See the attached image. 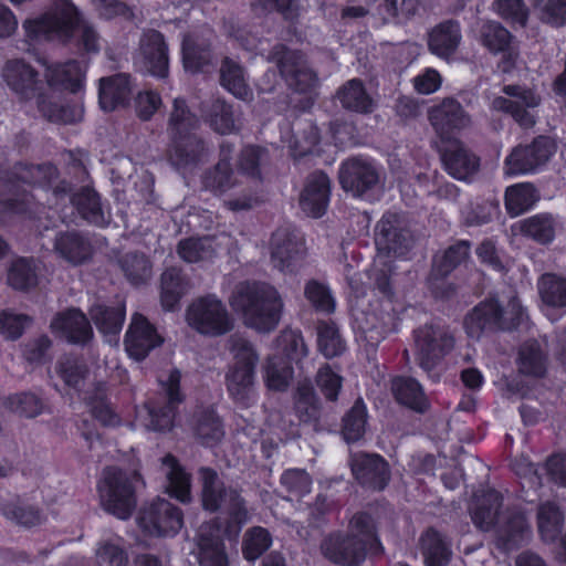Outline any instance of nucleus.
<instances>
[{
  "instance_id": "nucleus-1",
  "label": "nucleus",
  "mask_w": 566,
  "mask_h": 566,
  "mask_svg": "<svg viewBox=\"0 0 566 566\" xmlns=\"http://www.w3.org/2000/svg\"><path fill=\"white\" fill-rule=\"evenodd\" d=\"M200 475L203 509L214 512L222 507L230 521L223 530L211 524L201 525L196 538L190 543L189 551L199 566H229V557L221 537H237L242 525L248 522V512L234 491L223 490L214 471L201 469Z\"/></svg>"
},
{
  "instance_id": "nucleus-2",
  "label": "nucleus",
  "mask_w": 566,
  "mask_h": 566,
  "mask_svg": "<svg viewBox=\"0 0 566 566\" xmlns=\"http://www.w3.org/2000/svg\"><path fill=\"white\" fill-rule=\"evenodd\" d=\"M23 29L28 39L70 40L77 31L86 51L99 49V38L91 24L81 20L76 8L70 0H56L53 8L40 18L27 20Z\"/></svg>"
},
{
  "instance_id": "nucleus-3",
  "label": "nucleus",
  "mask_w": 566,
  "mask_h": 566,
  "mask_svg": "<svg viewBox=\"0 0 566 566\" xmlns=\"http://www.w3.org/2000/svg\"><path fill=\"white\" fill-rule=\"evenodd\" d=\"M230 303L242 314L244 323L258 332L273 331L281 319L284 303L279 291L264 283H241Z\"/></svg>"
},
{
  "instance_id": "nucleus-4",
  "label": "nucleus",
  "mask_w": 566,
  "mask_h": 566,
  "mask_svg": "<svg viewBox=\"0 0 566 566\" xmlns=\"http://www.w3.org/2000/svg\"><path fill=\"white\" fill-rule=\"evenodd\" d=\"M501 495L494 490L476 496L471 506L473 523L483 531L497 526L496 547L504 552L515 548L530 536V525L523 514L503 516L499 513Z\"/></svg>"
},
{
  "instance_id": "nucleus-5",
  "label": "nucleus",
  "mask_w": 566,
  "mask_h": 566,
  "mask_svg": "<svg viewBox=\"0 0 566 566\" xmlns=\"http://www.w3.org/2000/svg\"><path fill=\"white\" fill-rule=\"evenodd\" d=\"M380 543L375 535L371 518L364 513L356 514L349 523L347 536L332 533L324 538L321 551L336 564L353 565L364 559L366 551H377Z\"/></svg>"
},
{
  "instance_id": "nucleus-6",
  "label": "nucleus",
  "mask_w": 566,
  "mask_h": 566,
  "mask_svg": "<svg viewBox=\"0 0 566 566\" xmlns=\"http://www.w3.org/2000/svg\"><path fill=\"white\" fill-rule=\"evenodd\" d=\"M232 146L223 144L220 149V160L203 178L206 188L218 193H227L224 206L231 211H244L254 208L260 202L256 185L234 176L230 165Z\"/></svg>"
},
{
  "instance_id": "nucleus-7",
  "label": "nucleus",
  "mask_w": 566,
  "mask_h": 566,
  "mask_svg": "<svg viewBox=\"0 0 566 566\" xmlns=\"http://www.w3.org/2000/svg\"><path fill=\"white\" fill-rule=\"evenodd\" d=\"M411 235L396 214H385L377 223L375 242L378 250L370 276L377 287L387 293L389 289L390 268L386 258L394 253L402 255L411 245Z\"/></svg>"
},
{
  "instance_id": "nucleus-8",
  "label": "nucleus",
  "mask_w": 566,
  "mask_h": 566,
  "mask_svg": "<svg viewBox=\"0 0 566 566\" xmlns=\"http://www.w3.org/2000/svg\"><path fill=\"white\" fill-rule=\"evenodd\" d=\"M232 361L226 382L229 394L238 401H247L255 395V368L259 355L252 344L242 337L231 338Z\"/></svg>"
},
{
  "instance_id": "nucleus-9",
  "label": "nucleus",
  "mask_w": 566,
  "mask_h": 566,
  "mask_svg": "<svg viewBox=\"0 0 566 566\" xmlns=\"http://www.w3.org/2000/svg\"><path fill=\"white\" fill-rule=\"evenodd\" d=\"M140 484L139 475H129L117 469H107L98 484V494L103 507L118 518H127L135 507V490Z\"/></svg>"
},
{
  "instance_id": "nucleus-10",
  "label": "nucleus",
  "mask_w": 566,
  "mask_h": 566,
  "mask_svg": "<svg viewBox=\"0 0 566 566\" xmlns=\"http://www.w3.org/2000/svg\"><path fill=\"white\" fill-rule=\"evenodd\" d=\"M186 322L197 333L218 337L233 328V318L226 304L216 295L193 300L186 310Z\"/></svg>"
},
{
  "instance_id": "nucleus-11",
  "label": "nucleus",
  "mask_w": 566,
  "mask_h": 566,
  "mask_svg": "<svg viewBox=\"0 0 566 566\" xmlns=\"http://www.w3.org/2000/svg\"><path fill=\"white\" fill-rule=\"evenodd\" d=\"M279 347L286 354L289 360L273 355L265 364L264 379L271 390H285L293 377L290 361H298L307 356L308 349L301 334L294 331L284 332L277 339Z\"/></svg>"
},
{
  "instance_id": "nucleus-12",
  "label": "nucleus",
  "mask_w": 566,
  "mask_h": 566,
  "mask_svg": "<svg viewBox=\"0 0 566 566\" xmlns=\"http://www.w3.org/2000/svg\"><path fill=\"white\" fill-rule=\"evenodd\" d=\"M136 521L146 537L175 536L184 524L181 511L164 499L143 507Z\"/></svg>"
},
{
  "instance_id": "nucleus-13",
  "label": "nucleus",
  "mask_w": 566,
  "mask_h": 566,
  "mask_svg": "<svg viewBox=\"0 0 566 566\" xmlns=\"http://www.w3.org/2000/svg\"><path fill=\"white\" fill-rule=\"evenodd\" d=\"M455 339L451 331L439 324H429L415 333L416 355L424 370H431L454 348Z\"/></svg>"
},
{
  "instance_id": "nucleus-14",
  "label": "nucleus",
  "mask_w": 566,
  "mask_h": 566,
  "mask_svg": "<svg viewBox=\"0 0 566 566\" xmlns=\"http://www.w3.org/2000/svg\"><path fill=\"white\" fill-rule=\"evenodd\" d=\"M507 97H496L492 102V107L496 111H503L523 127H532L536 119V108L541 104V97L533 90L507 85L503 88Z\"/></svg>"
},
{
  "instance_id": "nucleus-15",
  "label": "nucleus",
  "mask_w": 566,
  "mask_h": 566,
  "mask_svg": "<svg viewBox=\"0 0 566 566\" xmlns=\"http://www.w3.org/2000/svg\"><path fill=\"white\" fill-rule=\"evenodd\" d=\"M554 151L555 146L547 137H538L527 146H517L504 161V174L517 176L533 172L546 164Z\"/></svg>"
},
{
  "instance_id": "nucleus-16",
  "label": "nucleus",
  "mask_w": 566,
  "mask_h": 566,
  "mask_svg": "<svg viewBox=\"0 0 566 566\" xmlns=\"http://www.w3.org/2000/svg\"><path fill=\"white\" fill-rule=\"evenodd\" d=\"M272 60L277 64L282 76L290 87L307 92L316 85V75L307 66L303 56L280 45L273 50Z\"/></svg>"
},
{
  "instance_id": "nucleus-17",
  "label": "nucleus",
  "mask_w": 566,
  "mask_h": 566,
  "mask_svg": "<svg viewBox=\"0 0 566 566\" xmlns=\"http://www.w3.org/2000/svg\"><path fill=\"white\" fill-rule=\"evenodd\" d=\"M135 64L142 71L157 77H165L168 73L167 45L163 35L155 31H146L140 39L139 52Z\"/></svg>"
},
{
  "instance_id": "nucleus-18",
  "label": "nucleus",
  "mask_w": 566,
  "mask_h": 566,
  "mask_svg": "<svg viewBox=\"0 0 566 566\" xmlns=\"http://www.w3.org/2000/svg\"><path fill=\"white\" fill-rule=\"evenodd\" d=\"M1 75L9 90L19 99L28 101L36 96L41 84L39 73L24 60H8Z\"/></svg>"
},
{
  "instance_id": "nucleus-19",
  "label": "nucleus",
  "mask_w": 566,
  "mask_h": 566,
  "mask_svg": "<svg viewBox=\"0 0 566 566\" xmlns=\"http://www.w3.org/2000/svg\"><path fill=\"white\" fill-rule=\"evenodd\" d=\"M428 116L433 129L442 139H450L454 132L471 124L470 116L460 103L453 98H446L440 104L431 107Z\"/></svg>"
},
{
  "instance_id": "nucleus-20",
  "label": "nucleus",
  "mask_w": 566,
  "mask_h": 566,
  "mask_svg": "<svg viewBox=\"0 0 566 566\" xmlns=\"http://www.w3.org/2000/svg\"><path fill=\"white\" fill-rule=\"evenodd\" d=\"M161 342L163 339L153 325L143 315L135 314L133 316L124 342L129 357L142 360Z\"/></svg>"
},
{
  "instance_id": "nucleus-21",
  "label": "nucleus",
  "mask_w": 566,
  "mask_h": 566,
  "mask_svg": "<svg viewBox=\"0 0 566 566\" xmlns=\"http://www.w3.org/2000/svg\"><path fill=\"white\" fill-rule=\"evenodd\" d=\"M379 176L376 168L363 159H350L345 163L339 171L340 184L347 192L355 197L364 195L378 182Z\"/></svg>"
},
{
  "instance_id": "nucleus-22",
  "label": "nucleus",
  "mask_w": 566,
  "mask_h": 566,
  "mask_svg": "<svg viewBox=\"0 0 566 566\" xmlns=\"http://www.w3.org/2000/svg\"><path fill=\"white\" fill-rule=\"evenodd\" d=\"M329 179L324 172L312 174L304 186L300 197L302 210L310 217H322L329 201Z\"/></svg>"
},
{
  "instance_id": "nucleus-23",
  "label": "nucleus",
  "mask_w": 566,
  "mask_h": 566,
  "mask_svg": "<svg viewBox=\"0 0 566 566\" xmlns=\"http://www.w3.org/2000/svg\"><path fill=\"white\" fill-rule=\"evenodd\" d=\"M51 329L70 343H86L93 335L87 318L75 308L56 314L51 322Z\"/></svg>"
},
{
  "instance_id": "nucleus-24",
  "label": "nucleus",
  "mask_w": 566,
  "mask_h": 566,
  "mask_svg": "<svg viewBox=\"0 0 566 566\" xmlns=\"http://www.w3.org/2000/svg\"><path fill=\"white\" fill-rule=\"evenodd\" d=\"M352 471L363 484L381 490L388 482V467L377 454L355 453L352 455Z\"/></svg>"
},
{
  "instance_id": "nucleus-25",
  "label": "nucleus",
  "mask_w": 566,
  "mask_h": 566,
  "mask_svg": "<svg viewBox=\"0 0 566 566\" xmlns=\"http://www.w3.org/2000/svg\"><path fill=\"white\" fill-rule=\"evenodd\" d=\"M273 265L282 272L292 271L302 255V243L286 230L276 231L271 241Z\"/></svg>"
},
{
  "instance_id": "nucleus-26",
  "label": "nucleus",
  "mask_w": 566,
  "mask_h": 566,
  "mask_svg": "<svg viewBox=\"0 0 566 566\" xmlns=\"http://www.w3.org/2000/svg\"><path fill=\"white\" fill-rule=\"evenodd\" d=\"M517 370L530 378H542L547 373L548 355L537 340H527L518 349L516 358Z\"/></svg>"
},
{
  "instance_id": "nucleus-27",
  "label": "nucleus",
  "mask_w": 566,
  "mask_h": 566,
  "mask_svg": "<svg viewBox=\"0 0 566 566\" xmlns=\"http://www.w3.org/2000/svg\"><path fill=\"white\" fill-rule=\"evenodd\" d=\"M85 69L76 61L48 64L45 78L51 88H63L76 93L82 87Z\"/></svg>"
},
{
  "instance_id": "nucleus-28",
  "label": "nucleus",
  "mask_w": 566,
  "mask_h": 566,
  "mask_svg": "<svg viewBox=\"0 0 566 566\" xmlns=\"http://www.w3.org/2000/svg\"><path fill=\"white\" fill-rule=\"evenodd\" d=\"M462 40L460 24L448 20L437 24L428 34V46L439 57H449Z\"/></svg>"
},
{
  "instance_id": "nucleus-29",
  "label": "nucleus",
  "mask_w": 566,
  "mask_h": 566,
  "mask_svg": "<svg viewBox=\"0 0 566 566\" xmlns=\"http://www.w3.org/2000/svg\"><path fill=\"white\" fill-rule=\"evenodd\" d=\"M221 250V242L216 237L188 238L177 245V253L187 263L212 261Z\"/></svg>"
},
{
  "instance_id": "nucleus-30",
  "label": "nucleus",
  "mask_w": 566,
  "mask_h": 566,
  "mask_svg": "<svg viewBox=\"0 0 566 566\" xmlns=\"http://www.w3.org/2000/svg\"><path fill=\"white\" fill-rule=\"evenodd\" d=\"M390 389L398 403L416 412L423 413L430 407L422 386L413 378L396 377L391 380Z\"/></svg>"
},
{
  "instance_id": "nucleus-31",
  "label": "nucleus",
  "mask_w": 566,
  "mask_h": 566,
  "mask_svg": "<svg viewBox=\"0 0 566 566\" xmlns=\"http://www.w3.org/2000/svg\"><path fill=\"white\" fill-rule=\"evenodd\" d=\"M442 160L448 174L459 180L468 179L479 168L478 157L458 143L444 149Z\"/></svg>"
},
{
  "instance_id": "nucleus-32",
  "label": "nucleus",
  "mask_w": 566,
  "mask_h": 566,
  "mask_svg": "<svg viewBox=\"0 0 566 566\" xmlns=\"http://www.w3.org/2000/svg\"><path fill=\"white\" fill-rule=\"evenodd\" d=\"M161 468L166 475V492L181 503L190 502V475L172 455H166L163 459Z\"/></svg>"
},
{
  "instance_id": "nucleus-33",
  "label": "nucleus",
  "mask_w": 566,
  "mask_h": 566,
  "mask_svg": "<svg viewBox=\"0 0 566 566\" xmlns=\"http://www.w3.org/2000/svg\"><path fill=\"white\" fill-rule=\"evenodd\" d=\"M537 289L547 316L554 310L566 312V277L546 273L538 280Z\"/></svg>"
},
{
  "instance_id": "nucleus-34",
  "label": "nucleus",
  "mask_w": 566,
  "mask_h": 566,
  "mask_svg": "<svg viewBox=\"0 0 566 566\" xmlns=\"http://www.w3.org/2000/svg\"><path fill=\"white\" fill-rule=\"evenodd\" d=\"M130 95L129 78L125 74H117L99 81V105L102 109L112 112L124 105Z\"/></svg>"
},
{
  "instance_id": "nucleus-35",
  "label": "nucleus",
  "mask_w": 566,
  "mask_h": 566,
  "mask_svg": "<svg viewBox=\"0 0 566 566\" xmlns=\"http://www.w3.org/2000/svg\"><path fill=\"white\" fill-rule=\"evenodd\" d=\"M40 263L34 259H13L7 270V283L17 291H30L38 286Z\"/></svg>"
},
{
  "instance_id": "nucleus-36",
  "label": "nucleus",
  "mask_w": 566,
  "mask_h": 566,
  "mask_svg": "<svg viewBox=\"0 0 566 566\" xmlns=\"http://www.w3.org/2000/svg\"><path fill=\"white\" fill-rule=\"evenodd\" d=\"M71 201L87 222L104 227L109 222V214L101 203L98 195L90 187L81 188L71 197Z\"/></svg>"
},
{
  "instance_id": "nucleus-37",
  "label": "nucleus",
  "mask_w": 566,
  "mask_h": 566,
  "mask_svg": "<svg viewBox=\"0 0 566 566\" xmlns=\"http://www.w3.org/2000/svg\"><path fill=\"white\" fill-rule=\"evenodd\" d=\"M202 114L206 123L219 134H231L238 129V116L232 105L223 99L217 98L203 105Z\"/></svg>"
},
{
  "instance_id": "nucleus-38",
  "label": "nucleus",
  "mask_w": 566,
  "mask_h": 566,
  "mask_svg": "<svg viewBox=\"0 0 566 566\" xmlns=\"http://www.w3.org/2000/svg\"><path fill=\"white\" fill-rule=\"evenodd\" d=\"M496 300H489L476 305L465 317L464 328L469 337L479 339L486 331L499 324Z\"/></svg>"
},
{
  "instance_id": "nucleus-39",
  "label": "nucleus",
  "mask_w": 566,
  "mask_h": 566,
  "mask_svg": "<svg viewBox=\"0 0 566 566\" xmlns=\"http://www.w3.org/2000/svg\"><path fill=\"white\" fill-rule=\"evenodd\" d=\"M55 251L72 264H81L92 254L90 242L76 232L60 233L54 243Z\"/></svg>"
},
{
  "instance_id": "nucleus-40",
  "label": "nucleus",
  "mask_w": 566,
  "mask_h": 566,
  "mask_svg": "<svg viewBox=\"0 0 566 566\" xmlns=\"http://www.w3.org/2000/svg\"><path fill=\"white\" fill-rule=\"evenodd\" d=\"M205 150L203 142L195 134L185 135L174 139L170 160L179 168H187L197 164Z\"/></svg>"
},
{
  "instance_id": "nucleus-41",
  "label": "nucleus",
  "mask_w": 566,
  "mask_h": 566,
  "mask_svg": "<svg viewBox=\"0 0 566 566\" xmlns=\"http://www.w3.org/2000/svg\"><path fill=\"white\" fill-rule=\"evenodd\" d=\"M265 161L266 151L263 148L248 146L239 155L234 176L259 186L261 182V166Z\"/></svg>"
},
{
  "instance_id": "nucleus-42",
  "label": "nucleus",
  "mask_w": 566,
  "mask_h": 566,
  "mask_svg": "<svg viewBox=\"0 0 566 566\" xmlns=\"http://www.w3.org/2000/svg\"><path fill=\"white\" fill-rule=\"evenodd\" d=\"M518 227L523 235L541 244H548L555 238L557 224L552 214L538 213L520 221Z\"/></svg>"
},
{
  "instance_id": "nucleus-43",
  "label": "nucleus",
  "mask_w": 566,
  "mask_h": 566,
  "mask_svg": "<svg viewBox=\"0 0 566 566\" xmlns=\"http://www.w3.org/2000/svg\"><path fill=\"white\" fill-rule=\"evenodd\" d=\"M337 97L343 107L357 113L373 111L374 101L366 92L361 81L353 78L345 83L337 92Z\"/></svg>"
},
{
  "instance_id": "nucleus-44",
  "label": "nucleus",
  "mask_w": 566,
  "mask_h": 566,
  "mask_svg": "<svg viewBox=\"0 0 566 566\" xmlns=\"http://www.w3.org/2000/svg\"><path fill=\"white\" fill-rule=\"evenodd\" d=\"M91 316L97 329L105 336H109L107 342H112L122 329L125 319V306L117 304L115 307H105L96 305L91 310Z\"/></svg>"
},
{
  "instance_id": "nucleus-45",
  "label": "nucleus",
  "mask_w": 566,
  "mask_h": 566,
  "mask_svg": "<svg viewBox=\"0 0 566 566\" xmlns=\"http://www.w3.org/2000/svg\"><path fill=\"white\" fill-rule=\"evenodd\" d=\"M539 200V193L530 182L509 187L505 191V208L511 216H520Z\"/></svg>"
},
{
  "instance_id": "nucleus-46",
  "label": "nucleus",
  "mask_w": 566,
  "mask_h": 566,
  "mask_svg": "<svg viewBox=\"0 0 566 566\" xmlns=\"http://www.w3.org/2000/svg\"><path fill=\"white\" fill-rule=\"evenodd\" d=\"M469 255V245L467 242H459L450 247L440 258H437L433 265L431 286L437 295L443 296L440 293V283L433 276H444L450 273L455 266L461 264Z\"/></svg>"
},
{
  "instance_id": "nucleus-47",
  "label": "nucleus",
  "mask_w": 566,
  "mask_h": 566,
  "mask_svg": "<svg viewBox=\"0 0 566 566\" xmlns=\"http://www.w3.org/2000/svg\"><path fill=\"white\" fill-rule=\"evenodd\" d=\"M221 85L240 99H250L252 91L249 87L242 67L234 61L226 59L220 69Z\"/></svg>"
},
{
  "instance_id": "nucleus-48",
  "label": "nucleus",
  "mask_w": 566,
  "mask_h": 566,
  "mask_svg": "<svg viewBox=\"0 0 566 566\" xmlns=\"http://www.w3.org/2000/svg\"><path fill=\"white\" fill-rule=\"evenodd\" d=\"M30 175L33 182L42 188L52 189L54 200L48 199L50 205H57L60 199H63L67 192V186L64 181H57V170L52 165H43L31 167L22 178Z\"/></svg>"
},
{
  "instance_id": "nucleus-49",
  "label": "nucleus",
  "mask_w": 566,
  "mask_h": 566,
  "mask_svg": "<svg viewBox=\"0 0 566 566\" xmlns=\"http://www.w3.org/2000/svg\"><path fill=\"white\" fill-rule=\"evenodd\" d=\"M210 44L198 36L189 35L182 41V57L186 70L197 72L211 61Z\"/></svg>"
},
{
  "instance_id": "nucleus-50",
  "label": "nucleus",
  "mask_w": 566,
  "mask_h": 566,
  "mask_svg": "<svg viewBox=\"0 0 566 566\" xmlns=\"http://www.w3.org/2000/svg\"><path fill=\"white\" fill-rule=\"evenodd\" d=\"M95 556L99 566H125L127 564L123 539L114 535L101 538L95 549Z\"/></svg>"
},
{
  "instance_id": "nucleus-51",
  "label": "nucleus",
  "mask_w": 566,
  "mask_h": 566,
  "mask_svg": "<svg viewBox=\"0 0 566 566\" xmlns=\"http://www.w3.org/2000/svg\"><path fill=\"white\" fill-rule=\"evenodd\" d=\"M420 544L427 566H443L449 560V547L438 532L427 531L421 536Z\"/></svg>"
},
{
  "instance_id": "nucleus-52",
  "label": "nucleus",
  "mask_w": 566,
  "mask_h": 566,
  "mask_svg": "<svg viewBox=\"0 0 566 566\" xmlns=\"http://www.w3.org/2000/svg\"><path fill=\"white\" fill-rule=\"evenodd\" d=\"M198 126L197 116L188 109L185 101L176 98L169 117V130L172 139L192 134Z\"/></svg>"
},
{
  "instance_id": "nucleus-53",
  "label": "nucleus",
  "mask_w": 566,
  "mask_h": 566,
  "mask_svg": "<svg viewBox=\"0 0 566 566\" xmlns=\"http://www.w3.org/2000/svg\"><path fill=\"white\" fill-rule=\"evenodd\" d=\"M563 513L555 503L541 505L537 514L538 532L545 542H553L560 533Z\"/></svg>"
},
{
  "instance_id": "nucleus-54",
  "label": "nucleus",
  "mask_w": 566,
  "mask_h": 566,
  "mask_svg": "<svg viewBox=\"0 0 566 566\" xmlns=\"http://www.w3.org/2000/svg\"><path fill=\"white\" fill-rule=\"evenodd\" d=\"M38 107L43 116H45L49 120L64 124H71L81 120L84 113L80 103H75L69 107H57L55 103L44 96H39Z\"/></svg>"
},
{
  "instance_id": "nucleus-55",
  "label": "nucleus",
  "mask_w": 566,
  "mask_h": 566,
  "mask_svg": "<svg viewBox=\"0 0 566 566\" xmlns=\"http://www.w3.org/2000/svg\"><path fill=\"white\" fill-rule=\"evenodd\" d=\"M480 41L492 53L505 52L511 44V33L499 22L486 21L480 29Z\"/></svg>"
},
{
  "instance_id": "nucleus-56",
  "label": "nucleus",
  "mask_w": 566,
  "mask_h": 566,
  "mask_svg": "<svg viewBox=\"0 0 566 566\" xmlns=\"http://www.w3.org/2000/svg\"><path fill=\"white\" fill-rule=\"evenodd\" d=\"M186 287L181 273L177 269H168L161 275V304L166 310H174Z\"/></svg>"
},
{
  "instance_id": "nucleus-57",
  "label": "nucleus",
  "mask_w": 566,
  "mask_h": 566,
  "mask_svg": "<svg viewBox=\"0 0 566 566\" xmlns=\"http://www.w3.org/2000/svg\"><path fill=\"white\" fill-rule=\"evenodd\" d=\"M317 343L321 353L326 358L339 356L346 349V343L333 323H321L318 325Z\"/></svg>"
},
{
  "instance_id": "nucleus-58",
  "label": "nucleus",
  "mask_w": 566,
  "mask_h": 566,
  "mask_svg": "<svg viewBox=\"0 0 566 566\" xmlns=\"http://www.w3.org/2000/svg\"><path fill=\"white\" fill-rule=\"evenodd\" d=\"M353 315L357 329L369 344L377 345L385 337L387 331L386 325L380 322L376 314H368L361 310H355Z\"/></svg>"
},
{
  "instance_id": "nucleus-59",
  "label": "nucleus",
  "mask_w": 566,
  "mask_h": 566,
  "mask_svg": "<svg viewBox=\"0 0 566 566\" xmlns=\"http://www.w3.org/2000/svg\"><path fill=\"white\" fill-rule=\"evenodd\" d=\"M496 314L499 316L496 327L503 329L516 327L527 319L526 310L517 297L510 298L506 304H500L496 301Z\"/></svg>"
},
{
  "instance_id": "nucleus-60",
  "label": "nucleus",
  "mask_w": 566,
  "mask_h": 566,
  "mask_svg": "<svg viewBox=\"0 0 566 566\" xmlns=\"http://www.w3.org/2000/svg\"><path fill=\"white\" fill-rule=\"evenodd\" d=\"M120 264L125 275L133 284L144 283L151 275V265L143 254L127 253Z\"/></svg>"
},
{
  "instance_id": "nucleus-61",
  "label": "nucleus",
  "mask_w": 566,
  "mask_h": 566,
  "mask_svg": "<svg viewBox=\"0 0 566 566\" xmlns=\"http://www.w3.org/2000/svg\"><path fill=\"white\" fill-rule=\"evenodd\" d=\"M272 544L269 532L262 527L250 530L243 541V555L248 560L259 558Z\"/></svg>"
},
{
  "instance_id": "nucleus-62",
  "label": "nucleus",
  "mask_w": 566,
  "mask_h": 566,
  "mask_svg": "<svg viewBox=\"0 0 566 566\" xmlns=\"http://www.w3.org/2000/svg\"><path fill=\"white\" fill-rule=\"evenodd\" d=\"M316 386L322 395L329 401H335L343 387V377L329 365L322 366L315 378Z\"/></svg>"
},
{
  "instance_id": "nucleus-63",
  "label": "nucleus",
  "mask_w": 566,
  "mask_h": 566,
  "mask_svg": "<svg viewBox=\"0 0 566 566\" xmlns=\"http://www.w3.org/2000/svg\"><path fill=\"white\" fill-rule=\"evenodd\" d=\"M2 514L23 526H34L41 523L42 516L33 506L20 502H10L1 505Z\"/></svg>"
},
{
  "instance_id": "nucleus-64",
  "label": "nucleus",
  "mask_w": 566,
  "mask_h": 566,
  "mask_svg": "<svg viewBox=\"0 0 566 566\" xmlns=\"http://www.w3.org/2000/svg\"><path fill=\"white\" fill-rule=\"evenodd\" d=\"M533 7L544 22L560 25L566 20V0H533Z\"/></svg>"
}]
</instances>
